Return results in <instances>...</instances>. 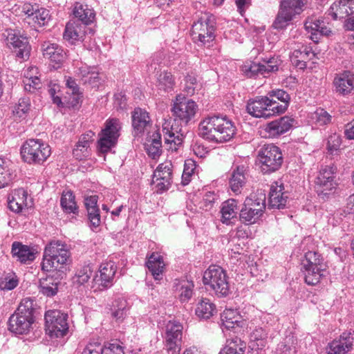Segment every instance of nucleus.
<instances>
[{"label": "nucleus", "mask_w": 354, "mask_h": 354, "mask_svg": "<svg viewBox=\"0 0 354 354\" xmlns=\"http://www.w3.org/2000/svg\"><path fill=\"white\" fill-rule=\"evenodd\" d=\"M162 131L167 149L177 151L184 139L181 130H178V127H174L171 120H167L162 124Z\"/></svg>", "instance_id": "nucleus-21"}, {"label": "nucleus", "mask_w": 354, "mask_h": 354, "mask_svg": "<svg viewBox=\"0 0 354 354\" xmlns=\"http://www.w3.org/2000/svg\"><path fill=\"white\" fill-rule=\"evenodd\" d=\"M19 283L18 279L15 274L6 276L1 283L2 290H11L16 288Z\"/></svg>", "instance_id": "nucleus-64"}, {"label": "nucleus", "mask_w": 354, "mask_h": 354, "mask_svg": "<svg viewBox=\"0 0 354 354\" xmlns=\"http://www.w3.org/2000/svg\"><path fill=\"white\" fill-rule=\"evenodd\" d=\"M310 122L316 127H322L330 123L331 116L324 109H317L315 112L311 113L309 116Z\"/></svg>", "instance_id": "nucleus-50"}, {"label": "nucleus", "mask_w": 354, "mask_h": 354, "mask_svg": "<svg viewBox=\"0 0 354 354\" xmlns=\"http://www.w3.org/2000/svg\"><path fill=\"white\" fill-rule=\"evenodd\" d=\"M280 64L281 60L274 57L263 60L262 63L250 61L243 64L241 71L248 77H254L259 75L267 77L271 73L277 71Z\"/></svg>", "instance_id": "nucleus-16"}, {"label": "nucleus", "mask_w": 354, "mask_h": 354, "mask_svg": "<svg viewBox=\"0 0 354 354\" xmlns=\"http://www.w3.org/2000/svg\"><path fill=\"white\" fill-rule=\"evenodd\" d=\"M354 346V337L350 332L343 333L339 339H334L327 346L328 354H345Z\"/></svg>", "instance_id": "nucleus-29"}, {"label": "nucleus", "mask_w": 354, "mask_h": 354, "mask_svg": "<svg viewBox=\"0 0 354 354\" xmlns=\"http://www.w3.org/2000/svg\"><path fill=\"white\" fill-rule=\"evenodd\" d=\"M165 178V180H167L168 178H172V164L170 161H166L160 164L153 172V178Z\"/></svg>", "instance_id": "nucleus-54"}, {"label": "nucleus", "mask_w": 354, "mask_h": 354, "mask_svg": "<svg viewBox=\"0 0 354 354\" xmlns=\"http://www.w3.org/2000/svg\"><path fill=\"white\" fill-rule=\"evenodd\" d=\"M203 281L207 290H213L218 297L229 294L228 277L225 270L218 266H210L203 274Z\"/></svg>", "instance_id": "nucleus-8"}, {"label": "nucleus", "mask_w": 354, "mask_h": 354, "mask_svg": "<svg viewBox=\"0 0 354 354\" xmlns=\"http://www.w3.org/2000/svg\"><path fill=\"white\" fill-rule=\"evenodd\" d=\"M146 266L155 280L162 279L166 265L160 253L152 252L147 259Z\"/></svg>", "instance_id": "nucleus-35"}, {"label": "nucleus", "mask_w": 354, "mask_h": 354, "mask_svg": "<svg viewBox=\"0 0 354 354\" xmlns=\"http://www.w3.org/2000/svg\"><path fill=\"white\" fill-rule=\"evenodd\" d=\"M307 0H280L279 10L273 23L274 28H285L293 18L301 14Z\"/></svg>", "instance_id": "nucleus-10"}, {"label": "nucleus", "mask_w": 354, "mask_h": 354, "mask_svg": "<svg viewBox=\"0 0 354 354\" xmlns=\"http://www.w3.org/2000/svg\"><path fill=\"white\" fill-rule=\"evenodd\" d=\"M234 123L227 116L214 115L205 118L198 125V135L214 143L230 141L235 136Z\"/></svg>", "instance_id": "nucleus-1"}, {"label": "nucleus", "mask_w": 354, "mask_h": 354, "mask_svg": "<svg viewBox=\"0 0 354 354\" xmlns=\"http://www.w3.org/2000/svg\"><path fill=\"white\" fill-rule=\"evenodd\" d=\"M306 31L310 34V39L315 43H317L321 37L329 36L332 31L323 20L315 17H309L304 24Z\"/></svg>", "instance_id": "nucleus-27"}, {"label": "nucleus", "mask_w": 354, "mask_h": 354, "mask_svg": "<svg viewBox=\"0 0 354 354\" xmlns=\"http://www.w3.org/2000/svg\"><path fill=\"white\" fill-rule=\"evenodd\" d=\"M42 52L45 58L57 65H54L53 67L55 68H59V65L66 59V53L64 49L57 44L44 42L42 45Z\"/></svg>", "instance_id": "nucleus-33"}, {"label": "nucleus", "mask_w": 354, "mask_h": 354, "mask_svg": "<svg viewBox=\"0 0 354 354\" xmlns=\"http://www.w3.org/2000/svg\"><path fill=\"white\" fill-rule=\"evenodd\" d=\"M185 91L187 95H192L195 91L200 87V84L197 82L196 77L194 74H188L185 79Z\"/></svg>", "instance_id": "nucleus-61"}, {"label": "nucleus", "mask_w": 354, "mask_h": 354, "mask_svg": "<svg viewBox=\"0 0 354 354\" xmlns=\"http://www.w3.org/2000/svg\"><path fill=\"white\" fill-rule=\"evenodd\" d=\"M183 326L176 321H169L165 326V348L168 354H180Z\"/></svg>", "instance_id": "nucleus-17"}, {"label": "nucleus", "mask_w": 354, "mask_h": 354, "mask_svg": "<svg viewBox=\"0 0 354 354\" xmlns=\"http://www.w3.org/2000/svg\"><path fill=\"white\" fill-rule=\"evenodd\" d=\"M87 217L90 228L93 231H97L101 224V216L100 209H94L93 211H87Z\"/></svg>", "instance_id": "nucleus-60"}, {"label": "nucleus", "mask_w": 354, "mask_h": 354, "mask_svg": "<svg viewBox=\"0 0 354 354\" xmlns=\"http://www.w3.org/2000/svg\"><path fill=\"white\" fill-rule=\"evenodd\" d=\"M45 330L51 339L63 337L68 331V315L58 310H48L45 313Z\"/></svg>", "instance_id": "nucleus-11"}, {"label": "nucleus", "mask_w": 354, "mask_h": 354, "mask_svg": "<svg viewBox=\"0 0 354 354\" xmlns=\"http://www.w3.org/2000/svg\"><path fill=\"white\" fill-rule=\"evenodd\" d=\"M91 33L92 30L80 21H71L68 22L63 34L64 39L69 43L74 44L84 40L86 33Z\"/></svg>", "instance_id": "nucleus-25"}, {"label": "nucleus", "mask_w": 354, "mask_h": 354, "mask_svg": "<svg viewBox=\"0 0 354 354\" xmlns=\"http://www.w3.org/2000/svg\"><path fill=\"white\" fill-rule=\"evenodd\" d=\"M354 14V0H338L335 1L328 10V15L333 19H344Z\"/></svg>", "instance_id": "nucleus-31"}, {"label": "nucleus", "mask_w": 354, "mask_h": 354, "mask_svg": "<svg viewBox=\"0 0 354 354\" xmlns=\"http://www.w3.org/2000/svg\"><path fill=\"white\" fill-rule=\"evenodd\" d=\"M116 270V262L113 260V257L103 261L93 276L91 285L93 291H102L110 288L113 283Z\"/></svg>", "instance_id": "nucleus-14"}, {"label": "nucleus", "mask_w": 354, "mask_h": 354, "mask_svg": "<svg viewBox=\"0 0 354 354\" xmlns=\"http://www.w3.org/2000/svg\"><path fill=\"white\" fill-rule=\"evenodd\" d=\"M30 108V100L28 97H22L14 106L12 113L16 120H22L26 118Z\"/></svg>", "instance_id": "nucleus-51"}, {"label": "nucleus", "mask_w": 354, "mask_h": 354, "mask_svg": "<svg viewBox=\"0 0 354 354\" xmlns=\"http://www.w3.org/2000/svg\"><path fill=\"white\" fill-rule=\"evenodd\" d=\"M32 300L28 298L23 299L9 319V330L17 335L27 333L34 322Z\"/></svg>", "instance_id": "nucleus-4"}, {"label": "nucleus", "mask_w": 354, "mask_h": 354, "mask_svg": "<svg viewBox=\"0 0 354 354\" xmlns=\"http://www.w3.org/2000/svg\"><path fill=\"white\" fill-rule=\"evenodd\" d=\"M171 64L172 63L170 60H165V55L162 52H158L153 56L151 62L149 66V71H156L159 69L162 64L169 65Z\"/></svg>", "instance_id": "nucleus-58"}, {"label": "nucleus", "mask_w": 354, "mask_h": 354, "mask_svg": "<svg viewBox=\"0 0 354 354\" xmlns=\"http://www.w3.org/2000/svg\"><path fill=\"white\" fill-rule=\"evenodd\" d=\"M296 125V120L290 116H283L266 124L264 130L270 138H277Z\"/></svg>", "instance_id": "nucleus-23"}, {"label": "nucleus", "mask_w": 354, "mask_h": 354, "mask_svg": "<svg viewBox=\"0 0 354 354\" xmlns=\"http://www.w3.org/2000/svg\"><path fill=\"white\" fill-rule=\"evenodd\" d=\"M12 257L21 263H30L37 257L38 251L34 246L24 245L21 242L15 241L12 244Z\"/></svg>", "instance_id": "nucleus-28"}, {"label": "nucleus", "mask_w": 354, "mask_h": 354, "mask_svg": "<svg viewBox=\"0 0 354 354\" xmlns=\"http://www.w3.org/2000/svg\"><path fill=\"white\" fill-rule=\"evenodd\" d=\"M268 333L262 327L256 328L251 333L250 338L252 342H257V347L265 346V340L267 338Z\"/></svg>", "instance_id": "nucleus-59"}, {"label": "nucleus", "mask_w": 354, "mask_h": 354, "mask_svg": "<svg viewBox=\"0 0 354 354\" xmlns=\"http://www.w3.org/2000/svg\"><path fill=\"white\" fill-rule=\"evenodd\" d=\"M22 160L28 164H42L51 154L48 144L40 139H28L21 147Z\"/></svg>", "instance_id": "nucleus-7"}, {"label": "nucleus", "mask_w": 354, "mask_h": 354, "mask_svg": "<svg viewBox=\"0 0 354 354\" xmlns=\"http://www.w3.org/2000/svg\"><path fill=\"white\" fill-rule=\"evenodd\" d=\"M165 179V178L164 177L160 178H152V183L157 192L162 193L169 188L171 178H168L167 180Z\"/></svg>", "instance_id": "nucleus-63"}, {"label": "nucleus", "mask_w": 354, "mask_h": 354, "mask_svg": "<svg viewBox=\"0 0 354 354\" xmlns=\"http://www.w3.org/2000/svg\"><path fill=\"white\" fill-rule=\"evenodd\" d=\"M197 166L196 162L192 159H187L185 161L184 169L182 174V184L187 185L192 180V176L195 174Z\"/></svg>", "instance_id": "nucleus-53"}, {"label": "nucleus", "mask_w": 354, "mask_h": 354, "mask_svg": "<svg viewBox=\"0 0 354 354\" xmlns=\"http://www.w3.org/2000/svg\"><path fill=\"white\" fill-rule=\"evenodd\" d=\"M57 282L53 277H48L39 280V292L46 297L55 296L58 290Z\"/></svg>", "instance_id": "nucleus-47"}, {"label": "nucleus", "mask_w": 354, "mask_h": 354, "mask_svg": "<svg viewBox=\"0 0 354 354\" xmlns=\"http://www.w3.org/2000/svg\"><path fill=\"white\" fill-rule=\"evenodd\" d=\"M50 19V15L49 10L39 6L31 21L39 26H43L47 24Z\"/></svg>", "instance_id": "nucleus-55"}, {"label": "nucleus", "mask_w": 354, "mask_h": 354, "mask_svg": "<svg viewBox=\"0 0 354 354\" xmlns=\"http://www.w3.org/2000/svg\"><path fill=\"white\" fill-rule=\"evenodd\" d=\"M198 105L192 100L177 97L174 103L172 111L175 118L187 124L195 116Z\"/></svg>", "instance_id": "nucleus-19"}, {"label": "nucleus", "mask_w": 354, "mask_h": 354, "mask_svg": "<svg viewBox=\"0 0 354 354\" xmlns=\"http://www.w3.org/2000/svg\"><path fill=\"white\" fill-rule=\"evenodd\" d=\"M237 203L235 199H229L222 204L221 213L223 223L229 225L231 223V220L236 218L238 209Z\"/></svg>", "instance_id": "nucleus-43"}, {"label": "nucleus", "mask_w": 354, "mask_h": 354, "mask_svg": "<svg viewBox=\"0 0 354 354\" xmlns=\"http://www.w3.org/2000/svg\"><path fill=\"white\" fill-rule=\"evenodd\" d=\"M161 137L158 133H153L152 138L145 143V149L148 155L153 159L160 156L162 152Z\"/></svg>", "instance_id": "nucleus-46"}, {"label": "nucleus", "mask_w": 354, "mask_h": 354, "mask_svg": "<svg viewBox=\"0 0 354 354\" xmlns=\"http://www.w3.org/2000/svg\"><path fill=\"white\" fill-rule=\"evenodd\" d=\"M247 170L244 165H239L234 169L231 174L229 184L231 190L235 194L241 193V190L246 183Z\"/></svg>", "instance_id": "nucleus-37"}, {"label": "nucleus", "mask_w": 354, "mask_h": 354, "mask_svg": "<svg viewBox=\"0 0 354 354\" xmlns=\"http://www.w3.org/2000/svg\"><path fill=\"white\" fill-rule=\"evenodd\" d=\"M39 5L37 3H24L19 6H15L12 9L16 12V15L20 17H25V19H28V23H31V20L33 18Z\"/></svg>", "instance_id": "nucleus-48"}, {"label": "nucleus", "mask_w": 354, "mask_h": 354, "mask_svg": "<svg viewBox=\"0 0 354 354\" xmlns=\"http://www.w3.org/2000/svg\"><path fill=\"white\" fill-rule=\"evenodd\" d=\"M174 78L169 72L160 73L157 77V87L161 91L169 93L174 90Z\"/></svg>", "instance_id": "nucleus-49"}, {"label": "nucleus", "mask_w": 354, "mask_h": 354, "mask_svg": "<svg viewBox=\"0 0 354 354\" xmlns=\"http://www.w3.org/2000/svg\"><path fill=\"white\" fill-rule=\"evenodd\" d=\"M301 265L305 282L310 286L319 283L324 276L326 267L322 255L316 252L309 251L306 253Z\"/></svg>", "instance_id": "nucleus-5"}, {"label": "nucleus", "mask_w": 354, "mask_h": 354, "mask_svg": "<svg viewBox=\"0 0 354 354\" xmlns=\"http://www.w3.org/2000/svg\"><path fill=\"white\" fill-rule=\"evenodd\" d=\"M336 93L345 96L354 94V74L349 71L336 75L333 80Z\"/></svg>", "instance_id": "nucleus-30"}, {"label": "nucleus", "mask_w": 354, "mask_h": 354, "mask_svg": "<svg viewBox=\"0 0 354 354\" xmlns=\"http://www.w3.org/2000/svg\"><path fill=\"white\" fill-rule=\"evenodd\" d=\"M258 158L263 174L276 171L281 167L283 162L280 149L272 144L265 145L259 151Z\"/></svg>", "instance_id": "nucleus-15"}, {"label": "nucleus", "mask_w": 354, "mask_h": 354, "mask_svg": "<svg viewBox=\"0 0 354 354\" xmlns=\"http://www.w3.org/2000/svg\"><path fill=\"white\" fill-rule=\"evenodd\" d=\"M5 44L8 48L13 50L21 59L28 57L30 46L28 39L19 35L14 30H6L3 34Z\"/></svg>", "instance_id": "nucleus-18"}, {"label": "nucleus", "mask_w": 354, "mask_h": 354, "mask_svg": "<svg viewBox=\"0 0 354 354\" xmlns=\"http://www.w3.org/2000/svg\"><path fill=\"white\" fill-rule=\"evenodd\" d=\"M151 124L149 113L141 108H136L132 113V126L135 136H138L145 131Z\"/></svg>", "instance_id": "nucleus-36"}, {"label": "nucleus", "mask_w": 354, "mask_h": 354, "mask_svg": "<svg viewBox=\"0 0 354 354\" xmlns=\"http://www.w3.org/2000/svg\"><path fill=\"white\" fill-rule=\"evenodd\" d=\"M335 168L333 166L322 167L315 180V189L319 195H327L336 187Z\"/></svg>", "instance_id": "nucleus-20"}, {"label": "nucleus", "mask_w": 354, "mask_h": 354, "mask_svg": "<svg viewBox=\"0 0 354 354\" xmlns=\"http://www.w3.org/2000/svg\"><path fill=\"white\" fill-rule=\"evenodd\" d=\"M286 107V105H279V103L267 96H257L248 100L246 110L254 118H268L283 113Z\"/></svg>", "instance_id": "nucleus-6"}, {"label": "nucleus", "mask_w": 354, "mask_h": 354, "mask_svg": "<svg viewBox=\"0 0 354 354\" xmlns=\"http://www.w3.org/2000/svg\"><path fill=\"white\" fill-rule=\"evenodd\" d=\"M342 143L341 136L337 133H333L328 138L326 149L330 155L337 154Z\"/></svg>", "instance_id": "nucleus-56"}, {"label": "nucleus", "mask_w": 354, "mask_h": 354, "mask_svg": "<svg viewBox=\"0 0 354 354\" xmlns=\"http://www.w3.org/2000/svg\"><path fill=\"white\" fill-rule=\"evenodd\" d=\"M241 316L237 310L227 308L221 315L222 326L227 329H232L236 326H240Z\"/></svg>", "instance_id": "nucleus-41"}, {"label": "nucleus", "mask_w": 354, "mask_h": 354, "mask_svg": "<svg viewBox=\"0 0 354 354\" xmlns=\"http://www.w3.org/2000/svg\"><path fill=\"white\" fill-rule=\"evenodd\" d=\"M214 31V21L205 15L192 25V39L198 46H209L215 38Z\"/></svg>", "instance_id": "nucleus-13"}, {"label": "nucleus", "mask_w": 354, "mask_h": 354, "mask_svg": "<svg viewBox=\"0 0 354 354\" xmlns=\"http://www.w3.org/2000/svg\"><path fill=\"white\" fill-rule=\"evenodd\" d=\"M216 313V308L209 299L202 298L196 306L195 314L201 319H209Z\"/></svg>", "instance_id": "nucleus-40"}, {"label": "nucleus", "mask_w": 354, "mask_h": 354, "mask_svg": "<svg viewBox=\"0 0 354 354\" xmlns=\"http://www.w3.org/2000/svg\"><path fill=\"white\" fill-rule=\"evenodd\" d=\"M75 75L84 85L91 88L98 87L100 84V77L97 68L89 66L86 64H78L75 69Z\"/></svg>", "instance_id": "nucleus-24"}, {"label": "nucleus", "mask_w": 354, "mask_h": 354, "mask_svg": "<svg viewBox=\"0 0 354 354\" xmlns=\"http://www.w3.org/2000/svg\"><path fill=\"white\" fill-rule=\"evenodd\" d=\"M8 203L9 209L16 213L21 212L24 209L31 207L33 204L32 198L23 188L12 191L8 196Z\"/></svg>", "instance_id": "nucleus-22"}, {"label": "nucleus", "mask_w": 354, "mask_h": 354, "mask_svg": "<svg viewBox=\"0 0 354 354\" xmlns=\"http://www.w3.org/2000/svg\"><path fill=\"white\" fill-rule=\"evenodd\" d=\"M100 345V351L101 354H124L123 347L118 342L109 343L104 347Z\"/></svg>", "instance_id": "nucleus-62"}, {"label": "nucleus", "mask_w": 354, "mask_h": 354, "mask_svg": "<svg viewBox=\"0 0 354 354\" xmlns=\"http://www.w3.org/2000/svg\"><path fill=\"white\" fill-rule=\"evenodd\" d=\"M66 85L68 89L67 94L70 96H64V100L57 94L59 93V86L54 84L50 86L48 89L49 95H50L54 104L58 106H63L64 104H66L68 106L75 107L77 106L82 97V93L80 91L78 85L75 80L71 77H68L66 80Z\"/></svg>", "instance_id": "nucleus-12"}, {"label": "nucleus", "mask_w": 354, "mask_h": 354, "mask_svg": "<svg viewBox=\"0 0 354 354\" xmlns=\"http://www.w3.org/2000/svg\"><path fill=\"white\" fill-rule=\"evenodd\" d=\"M121 124L118 119L109 118L104 124V127L98 134L97 149L99 153H106L114 148L120 136Z\"/></svg>", "instance_id": "nucleus-9"}, {"label": "nucleus", "mask_w": 354, "mask_h": 354, "mask_svg": "<svg viewBox=\"0 0 354 354\" xmlns=\"http://www.w3.org/2000/svg\"><path fill=\"white\" fill-rule=\"evenodd\" d=\"M23 82L24 89L28 92H33L39 88L41 84L40 80L37 75H32L29 73H24Z\"/></svg>", "instance_id": "nucleus-57"}, {"label": "nucleus", "mask_w": 354, "mask_h": 354, "mask_svg": "<svg viewBox=\"0 0 354 354\" xmlns=\"http://www.w3.org/2000/svg\"><path fill=\"white\" fill-rule=\"evenodd\" d=\"M266 194L262 189H258L248 196L240 211V220L246 225L257 223L262 217L266 209Z\"/></svg>", "instance_id": "nucleus-3"}, {"label": "nucleus", "mask_w": 354, "mask_h": 354, "mask_svg": "<svg viewBox=\"0 0 354 354\" xmlns=\"http://www.w3.org/2000/svg\"><path fill=\"white\" fill-rule=\"evenodd\" d=\"M218 195L214 192H205L196 196L194 199V205L199 209L208 212L218 203Z\"/></svg>", "instance_id": "nucleus-39"}, {"label": "nucleus", "mask_w": 354, "mask_h": 354, "mask_svg": "<svg viewBox=\"0 0 354 354\" xmlns=\"http://www.w3.org/2000/svg\"><path fill=\"white\" fill-rule=\"evenodd\" d=\"M73 15L78 19L77 21L86 26L93 23L95 17V12L92 8L80 2L75 3Z\"/></svg>", "instance_id": "nucleus-38"}, {"label": "nucleus", "mask_w": 354, "mask_h": 354, "mask_svg": "<svg viewBox=\"0 0 354 354\" xmlns=\"http://www.w3.org/2000/svg\"><path fill=\"white\" fill-rule=\"evenodd\" d=\"M174 290L175 296L181 303H187L194 294V283L187 279H176Z\"/></svg>", "instance_id": "nucleus-32"}, {"label": "nucleus", "mask_w": 354, "mask_h": 354, "mask_svg": "<svg viewBox=\"0 0 354 354\" xmlns=\"http://www.w3.org/2000/svg\"><path fill=\"white\" fill-rule=\"evenodd\" d=\"M243 242H241L239 239L236 237L232 238L230 241V259L233 263L236 264L238 261L246 260V255L244 254V249L242 247Z\"/></svg>", "instance_id": "nucleus-44"}, {"label": "nucleus", "mask_w": 354, "mask_h": 354, "mask_svg": "<svg viewBox=\"0 0 354 354\" xmlns=\"http://www.w3.org/2000/svg\"><path fill=\"white\" fill-rule=\"evenodd\" d=\"M60 204L62 209L66 214H76L78 212V207L75 200V196L71 191L63 192Z\"/></svg>", "instance_id": "nucleus-45"}, {"label": "nucleus", "mask_w": 354, "mask_h": 354, "mask_svg": "<svg viewBox=\"0 0 354 354\" xmlns=\"http://www.w3.org/2000/svg\"><path fill=\"white\" fill-rule=\"evenodd\" d=\"M245 344L239 338H235L220 352V354H243Z\"/></svg>", "instance_id": "nucleus-52"}, {"label": "nucleus", "mask_w": 354, "mask_h": 354, "mask_svg": "<svg viewBox=\"0 0 354 354\" xmlns=\"http://www.w3.org/2000/svg\"><path fill=\"white\" fill-rule=\"evenodd\" d=\"M93 274V266L90 263L81 266L72 278L73 283L77 286H83L89 281Z\"/></svg>", "instance_id": "nucleus-42"}, {"label": "nucleus", "mask_w": 354, "mask_h": 354, "mask_svg": "<svg viewBox=\"0 0 354 354\" xmlns=\"http://www.w3.org/2000/svg\"><path fill=\"white\" fill-rule=\"evenodd\" d=\"M71 254L68 245L62 241H52L44 249L41 268L44 271H63Z\"/></svg>", "instance_id": "nucleus-2"}, {"label": "nucleus", "mask_w": 354, "mask_h": 354, "mask_svg": "<svg viewBox=\"0 0 354 354\" xmlns=\"http://www.w3.org/2000/svg\"><path fill=\"white\" fill-rule=\"evenodd\" d=\"M289 194L284 190L281 180L273 182L270 185L269 193V205L272 208L281 209L286 205Z\"/></svg>", "instance_id": "nucleus-26"}, {"label": "nucleus", "mask_w": 354, "mask_h": 354, "mask_svg": "<svg viewBox=\"0 0 354 354\" xmlns=\"http://www.w3.org/2000/svg\"><path fill=\"white\" fill-rule=\"evenodd\" d=\"M315 57V53L308 46H302L301 48L295 49L290 55L292 64L300 69L306 67V63Z\"/></svg>", "instance_id": "nucleus-34"}]
</instances>
